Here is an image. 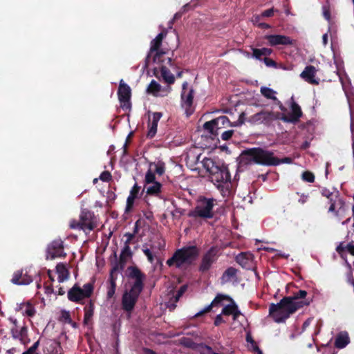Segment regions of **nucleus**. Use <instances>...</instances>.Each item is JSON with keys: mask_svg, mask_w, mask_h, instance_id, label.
Listing matches in <instances>:
<instances>
[{"mask_svg": "<svg viewBox=\"0 0 354 354\" xmlns=\"http://www.w3.org/2000/svg\"><path fill=\"white\" fill-rule=\"evenodd\" d=\"M265 39L271 46H276L278 45L291 46L294 44V40L290 37L282 35H266L265 36Z\"/></svg>", "mask_w": 354, "mask_h": 354, "instance_id": "nucleus-16", "label": "nucleus"}, {"mask_svg": "<svg viewBox=\"0 0 354 354\" xmlns=\"http://www.w3.org/2000/svg\"><path fill=\"white\" fill-rule=\"evenodd\" d=\"M261 93L267 99L272 100L274 102H279L280 103V101L277 99V97L275 96V94L277 93L273 89L262 86L261 88Z\"/></svg>", "mask_w": 354, "mask_h": 354, "instance_id": "nucleus-32", "label": "nucleus"}, {"mask_svg": "<svg viewBox=\"0 0 354 354\" xmlns=\"http://www.w3.org/2000/svg\"><path fill=\"white\" fill-rule=\"evenodd\" d=\"M39 345V340L35 342L26 351L24 352L22 354H35L36 353V350L38 348Z\"/></svg>", "mask_w": 354, "mask_h": 354, "instance_id": "nucleus-46", "label": "nucleus"}, {"mask_svg": "<svg viewBox=\"0 0 354 354\" xmlns=\"http://www.w3.org/2000/svg\"><path fill=\"white\" fill-rule=\"evenodd\" d=\"M32 281V277L26 271L24 272L23 270L15 271L11 279V282L16 285H28Z\"/></svg>", "mask_w": 354, "mask_h": 354, "instance_id": "nucleus-20", "label": "nucleus"}, {"mask_svg": "<svg viewBox=\"0 0 354 354\" xmlns=\"http://www.w3.org/2000/svg\"><path fill=\"white\" fill-rule=\"evenodd\" d=\"M161 76L164 81L169 84H172L175 82V77L170 71L165 66H162L160 68Z\"/></svg>", "mask_w": 354, "mask_h": 354, "instance_id": "nucleus-31", "label": "nucleus"}, {"mask_svg": "<svg viewBox=\"0 0 354 354\" xmlns=\"http://www.w3.org/2000/svg\"><path fill=\"white\" fill-rule=\"evenodd\" d=\"M245 113H244V112L241 113L239 117L238 120L236 121V123H238V124L242 125L245 121Z\"/></svg>", "mask_w": 354, "mask_h": 354, "instance_id": "nucleus-64", "label": "nucleus"}, {"mask_svg": "<svg viewBox=\"0 0 354 354\" xmlns=\"http://www.w3.org/2000/svg\"><path fill=\"white\" fill-rule=\"evenodd\" d=\"M118 100L120 102V106L123 110H129L131 109V104L130 102L131 96V89L130 86L126 84L123 80L120 81L118 90Z\"/></svg>", "mask_w": 354, "mask_h": 354, "instance_id": "nucleus-10", "label": "nucleus"}, {"mask_svg": "<svg viewBox=\"0 0 354 354\" xmlns=\"http://www.w3.org/2000/svg\"><path fill=\"white\" fill-rule=\"evenodd\" d=\"M214 201L215 200L212 198L200 197L196 202L195 207L189 212L187 216L194 218H212L214 215L213 212V207L215 205Z\"/></svg>", "mask_w": 354, "mask_h": 354, "instance_id": "nucleus-6", "label": "nucleus"}, {"mask_svg": "<svg viewBox=\"0 0 354 354\" xmlns=\"http://www.w3.org/2000/svg\"><path fill=\"white\" fill-rule=\"evenodd\" d=\"M200 156L197 155L194 151L190 152V165L191 166H193L194 164H196L199 159Z\"/></svg>", "mask_w": 354, "mask_h": 354, "instance_id": "nucleus-54", "label": "nucleus"}, {"mask_svg": "<svg viewBox=\"0 0 354 354\" xmlns=\"http://www.w3.org/2000/svg\"><path fill=\"white\" fill-rule=\"evenodd\" d=\"M167 32L162 31L160 32L156 37L151 41V46L149 53L145 58V67L149 65V62L151 58V54L155 53L153 55V60L155 63H160L163 62L162 57L165 54V52L160 50V48L162 45L163 39L166 37Z\"/></svg>", "mask_w": 354, "mask_h": 354, "instance_id": "nucleus-8", "label": "nucleus"}, {"mask_svg": "<svg viewBox=\"0 0 354 354\" xmlns=\"http://www.w3.org/2000/svg\"><path fill=\"white\" fill-rule=\"evenodd\" d=\"M228 299H230V297H228L227 295L218 294L209 305L206 306L204 309L201 310V311L198 312L196 314H195V315L193 317H198L205 315V313L210 312L213 307L218 306L221 304V302L223 300Z\"/></svg>", "mask_w": 354, "mask_h": 354, "instance_id": "nucleus-22", "label": "nucleus"}, {"mask_svg": "<svg viewBox=\"0 0 354 354\" xmlns=\"http://www.w3.org/2000/svg\"><path fill=\"white\" fill-rule=\"evenodd\" d=\"M241 158L245 163H255L264 166H277L278 163L273 152L261 147L243 150Z\"/></svg>", "mask_w": 354, "mask_h": 354, "instance_id": "nucleus-2", "label": "nucleus"}, {"mask_svg": "<svg viewBox=\"0 0 354 354\" xmlns=\"http://www.w3.org/2000/svg\"><path fill=\"white\" fill-rule=\"evenodd\" d=\"M346 250L353 256H354V242L351 241L348 243L346 246Z\"/></svg>", "mask_w": 354, "mask_h": 354, "instance_id": "nucleus-60", "label": "nucleus"}, {"mask_svg": "<svg viewBox=\"0 0 354 354\" xmlns=\"http://www.w3.org/2000/svg\"><path fill=\"white\" fill-rule=\"evenodd\" d=\"M187 285L182 286L177 292V294L176 296V299L178 300L185 293V292L187 290Z\"/></svg>", "mask_w": 354, "mask_h": 354, "instance_id": "nucleus-57", "label": "nucleus"}, {"mask_svg": "<svg viewBox=\"0 0 354 354\" xmlns=\"http://www.w3.org/2000/svg\"><path fill=\"white\" fill-rule=\"evenodd\" d=\"M161 90V86L154 80H152L150 84H149L147 92L148 93H151L153 95H156L158 92Z\"/></svg>", "mask_w": 354, "mask_h": 354, "instance_id": "nucleus-35", "label": "nucleus"}, {"mask_svg": "<svg viewBox=\"0 0 354 354\" xmlns=\"http://www.w3.org/2000/svg\"><path fill=\"white\" fill-rule=\"evenodd\" d=\"M346 250V246L343 245V243H341L337 248L336 251L341 256H343L344 252Z\"/></svg>", "mask_w": 354, "mask_h": 354, "instance_id": "nucleus-59", "label": "nucleus"}, {"mask_svg": "<svg viewBox=\"0 0 354 354\" xmlns=\"http://www.w3.org/2000/svg\"><path fill=\"white\" fill-rule=\"evenodd\" d=\"M122 270H113V263H112V268L110 271V276H109V283H112V282L116 283L117 276L115 275V273L119 271H122Z\"/></svg>", "mask_w": 354, "mask_h": 354, "instance_id": "nucleus-50", "label": "nucleus"}, {"mask_svg": "<svg viewBox=\"0 0 354 354\" xmlns=\"http://www.w3.org/2000/svg\"><path fill=\"white\" fill-rule=\"evenodd\" d=\"M165 247V243H161L160 242H159L158 243V245H154V244H151L149 245V249H151V250L156 254H158V251L159 250H161L162 249H163Z\"/></svg>", "mask_w": 354, "mask_h": 354, "instance_id": "nucleus-45", "label": "nucleus"}, {"mask_svg": "<svg viewBox=\"0 0 354 354\" xmlns=\"http://www.w3.org/2000/svg\"><path fill=\"white\" fill-rule=\"evenodd\" d=\"M263 61L264 64H266V66L268 67L276 68L277 66V63L275 61H274L273 59L268 58L267 57H264Z\"/></svg>", "mask_w": 354, "mask_h": 354, "instance_id": "nucleus-52", "label": "nucleus"}, {"mask_svg": "<svg viewBox=\"0 0 354 354\" xmlns=\"http://www.w3.org/2000/svg\"><path fill=\"white\" fill-rule=\"evenodd\" d=\"M181 97L185 104L187 106H191L193 104V99H194V90L191 88L189 91V93L186 95L185 91H183L181 94Z\"/></svg>", "mask_w": 354, "mask_h": 354, "instance_id": "nucleus-36", "label": "nucleus"}, {"mask_svg": "<svg viewBox=\"0 0 354 354\" xmlns=\"http://www.w3.org/2000/svg\"><path fill=\"white\" fill-rule=\"evenodd\" d=\"M199 250L196 245L185 246L176 250L171 258L167 260L169 267L180 268L183 266H189L197 258Z\"/></svg>", "mask_w": 354, "mask_h": 354, "instance_id": "nucleus-4", "label": "nucleus"}, {"mask_svg": "<svg viewBox=\"0 0 354 354\" xmlns=\"http://www.w3.org/2000/svg\"><path fill=\"white\" fill-rule=\"evenodd\" d=\"M251 50L252 51V57L259 61H263V56L264 57H266L268 56H270L273 53V50L269 48H257L251 46Z\"/></svg>", "mask_w": 354, "mask_h": 354, "instance_id": "nucleus-24", "label": "nucleus"}, {"mask_svg": "<svg viewBox=\"0 0 354 354\" xmlns=\"http://www.w3.org/2000/svg\"><path fill=\"white\" fill-rule=\"evenodd\" d=\"M154 167L153 172L159 176H162L165 171V165L163 162L159 161L157 163H151L150 167Z\"/></svg>", "mask_w": 354, "mask_h": 354, "instance_id": "nucleus-37", "label": "nucleus"}, {"mask_svg": "<svg viewBox=\"0 0 354 354\" xmlns=\"http://www.w3.org/2000/svg\"><path fill=\"white\" fill-rule=\"evenodd\" d=\"M18 310H22L24 315L30 317H33L36 313L35 307L30 302L21 304Z\"/></svg>", "mask_w": 354, "mask_h": 354, "instance_id": "nucleus-30", "label": "nucleus"}, {"mask_svg": "<svg viewBox=\"0 0 354 354\" xmlns=\"http://www.w3.org/2000/svg\"><path fill=\"white\" fill-rule=\"evenodd\" d=\"M56 270L58 274V281L62 283L68 278V270L63 263H58L56 266Z\"/></svg>", "mask_w": 354, "mask_h": 354, "instance_id": "nucleus-28", "label": "nucleus"}, {"mask_svg": "<svg viewBox=\"0 0 354 354\" xmlns=\"http://www.w3.org/2000/svg\"><path fill=\"white\" fill-rule=\"evenodd\" d=\"M213 121L214 122L216 129H218V131H219L220 129L226 128L230 125V121L229 118L225 115L219 116L215 119H213Z\"/></svg>", "mask_w": 354, "mask_h": 354, "instance_id": "nucleus-29", "label": "nucleus"}, {"mask_svg": "<svg viewBox=\"0 0 354 354\" xmlns=\"http://www.w3.org/2000/svg\"><path fill=\"white\" fill-rule=\"evenodd\" d=\"M116 289V283L112 282V283L109 284V286L108 287L107 290V298L111 299L113 297L115 292Z\"/></svg>", "mask_w": 354, "mask_h": 354, "instance_id": "nucleus-44", "label": "nucleus"}, {"mask_svg": "<svg viewBox=\"0 0 354 354\" xmlns=\"http://www.w3.org/2000/svg\"><path fill=\"white\" fill-rule=\"evenodd\" d=\"M94 302L92 300H89L88 303L86 304L84 308V324L89 325L91 324L92 318L94 314Z\"/></svg>", "mask_w": 354, "mask_h": 354, "instance_id": "nucleus-25", "label": "nucleus"}, {"mask_svg": "<svg viewBox=\"0 0 354 354\" xmlns=\"http://www.w3.org/2000/svg\"><path fill=\"white\" fill-rule=\"evenodd\" d=\"M317 70L313 65H308L300 74V77L310 84L318 85L319 80L315 77Z\"/></svg>", "mask_w": 354, "mask_h": 354, "instance_id": "nucleus-19", "label": "nucleus"}, {"mask_svg": "<svg viewBox=\"0 0 354 354\" xmlns=\"http://www.w3.org/2000/svg\"><path fill=\"white\" fill-rule=\"evenodd\" d=\"M277 117L272 111H261L250 116L247 121L251 124H269L276 120Z\"/></svg>", "mask_w": 354, "mask_h": 354, "instance_id": "nucleus-13", "label": "nucleus"}, {"mask_svg": "<svg viewBox=\"0 0 354 354\" xmlns=\"http://www.w3.org/2000/svg\"><path fill=\"white\" fill-rule=\"evenodd\" d=\"M60 320L63 321L66 323H71V317L70 313L66 310H62L61 313V317Z\"/></svg>", "mask_w": 354, "mask_h": 354, "instance_id": "nucleus-47", "label": "nucleus"}, {"mask_svg": "<svg viewBox=\"0 0 354 354\" xmlns=\"http://www.w3.org/2000/svg\"><path fill=\"white\" fill-rule=\"evenodd\" d=\"M145 180L146 184H151V183L156 182L155 173L153 171H152L151 169H149L147 171V173L145 174Z\"/></svg>", "mask_w": 354, "mask_h": 354, "instance_id": "nucleus-41", "label": "nucleus"}, {"mask_svg": "<svg viewBox=\"0 0 354 354\" xmlns=\"http://www.w3.org/2000/svg\"><path fill=\"white\" fill-rule=\"evenodd\" d=\"M162 116V113L160 112H155L153 113L152 120H149L148 122V132L147 133V137L148 138H153L157 132V127L158 122L160 121L161 117Z\"/></svg>", "mask_w": 354, "mask_h": 354, "instance_id": "nucleus-23", "label": "nucleus"}, {"mask_svg": "<svg viewBox=\"0 0 354 354\" xmlns=\"http://www.w3.org/2000/svg\"><path fill=\"white\" fill-rule=\"evenodd\" d=\"M98 225V218L94 212L87 209L81 211L79 221L72 220L70 222V228L83 230L90 232Z\"/></svg>", "mask_w": 354, "mask_h": 354, "instance_id": "nucleus-5", "label": "nucleus"}, {"mask_svg": "<svg viewBox=\"0 0 354 354\" xmlns=\"http://www.w3.org/2000/svg\"><path fill=\"white\" fill-rule=\"evenodd\" d=\"M64 242L62 239H55L50 243L46 249V259L65 257L66 254L64 250Z\"/></svg>", "mask_w": 354, "mask_h": 354, "instance_id": "nucleus-12", "label": "nucleus"}, {"mask_svg": "<svg viewBox=\"0 0 354 354\" xmlns=\"http://www.w3.org/2000/svg\"><path fill=\"white\" fill-rule=\"evenodd\" d=\"M277 161L278 162L277 165L281 164V163H288L290 164L292 162V160L290 157H286L282 159H279V158L276 157Z\"/></svg>", "mask_w": 354, "mask_h": 354, "instance_id": "nucleus-58", "label": "nucleus"}, {"mask_svg": "<svg viewBox=\"0 0 354 354\" xmlns=\"http://www.w3.org/2000/svg\"><path fill=\"white\" fill-rule=\"evenodd\" d=\"M323 15L324 18L330 21V10L328 6H324L323 8Z\"/></svg>", "mask_w": 354, "mask_h": 354, "instance_id": "nucleus-55", "label": "nucleus"}, {"mask_svg": "<svg viewBox=\"0 0 354 354\" xmlns=\"http://www.w3.org/2000/svg\"><path fill=\"white\" fill-rule=\"evenodd\" d=\"M202 165L209 173L212 182L216 185L218 188L223 187L222 184L230 183L231 176L226 165L218 164L209 158H204Z\"/></svg>", "mask_w": 354, "mask_h": 354, "instance_id": "nucleus-3", "label": "nucleus"}, {"mask_svg": "<svg viewBox=\"0 0 354 354\" xmlns=\"http://www.w3.org/2000/svg\"><path fill=\"white\" fill-rule=\"evenodd\" d=\"M219 250L216 246H212L203 256L199 271L204 273L207 272L218 257Z\"/></svg>", "mask_w": 354, "mask_h": 354, "instance_id": "nucleus-9", "label": "nucleus"}, {"mask_svg": "<svg viewBox=\"0 0 354 354\" xmlns=\"http://www.w3.org/2000/svg\"><path fill=\"white\" fill-rule=\"evenodd\" d=\"M140 293L136 290L133 292V289L125 292L122 298V309L126 312L131 313L133 310Z\"/></svg>", "mask_w": 354, "mask_h": 354, "instance_id": "nucleus-14", "label": "nucleus"}, {"mask_svg": "<svg viewBox=\"0 0 354 354\" xmlns=\"http://www.w3.org/2000/svg\"><path fill=\"white\" fill-rule=\"evenodd\" d=\"M152 185L147 187V194L149 195H158L161 192L162 185L159 182L151 183Z\"/></svg>", "mask_w": 354, "mask_h": 354, "instance_id": "nucleus-33", "label": "nucleus"}, {"mask_svg": "<svg viewBox=\"0 0 354 354\" xmlns=\"http://www.w3.org/2000/svg\"><path fill=\"white\" fill-rule=\"evenodd\" d=\"M232 302V304H228L225 306L223 310H222V314L224 315H231L234 313V310L236 308V304L234 303V301L230 298V299Z\"/></svg>", "mask_w": 354, "mask_h": 354, "instance_id": "nucleus-39", "label": "nucleus"}, {"mask_svg": "<svg viewBox=\"0 0 354 354\" xmlns=\"http://www.w3.org/2000/svg\"><path fill=\"white\" fill-rule=\"evenodd\" d=\"M238 270L234 267H229L223 273L221 277L222 284L227 283L236 277Z\"/></svg>", "mask_w": 354, "mask_h": 354, "instance_id": "nucleus-27", "label": "nucleus"}, {"mask_svg": "<svg viewBox=\"0 0 354 354\" xmlns=\"http://www.w3.org/2000/svg\"><path fill=\"white\" fill-rule=\"evenodd\" d=\"M138 221L136 222V223ZM138 231V227L137 225L135 227V230L133 233L127 232L124 234V236L127 237V240L124 242V245H129L132 241V240L135 238V235L137 233Z\"/></svg>", "mask_w": 354, "mask_h": 354, "instance_id": "nucleus-42", "label": "nucleus"}, {"mask_svg": "<svg viewBox=\"0 0 354 354\" xmlns=\"http://www.w3.org/2000/svg\"><path fill=\"white\" fill-rule=\"evenodd\" d=\"M203 128L205 131H207L213 136H216L220 133V132L218 131V129H216V126L214 124V122L213 121V120L205 122V124H203Z\"/></svg>", "mask_w": 354, "mask_h": 354, "instance_id": "nucleus-34", "label": "nucleus"}, {"mask_svg": "<svg viewBox=\"0 0 354 354\" xmlns=\"http://www.w3.org/2000/svg\"><path fill=\"white\" fill-rule=\"evenodd\" d=\"M12 337L15 339H19L24 345L30 342L28 335V327L24 324L22 326L12 327L10 328Z\"/></svg>", "mask_w": 354, "mask_h": 354, "instance_id": "nucleus-18", "label": "nucleus"}, {"mask_svg": "<svg viewBox=\"0 0 354 354\" xmlns=\"http://www.w3.org/2000/svg\"><path fill=\"white\" fill-rule=\"evenodd\" d=\"M307 296L306 290H299L292 296L283 297L276 304L272 303L269 306V315L277 323L284 322L298 310L310 304L313 299Z\"/></svg>", "mask_w": 354, "mask_h": 354, "instance_id": "nucleus-1", "label": "nucleus"}, {"mask_svg": "<svg viewBox=\"0 0 354 354\" xmlns=\"http://www.w3.org/2000/svg\"><path fill=\"white\" fill-rule=\"evenodd\" d=\"M223 322V317H222L221 315H216V317H215L214 324L216 326H219V325H220Z\"/></svg>", "mask_w": 354, "mask_h": 354, "instance_id": "nucleus-63", "label": "nucleus"}, {"mask_svg": "<svg viewBox=\"0 0 354 354\" xmlns=\"http://www.w3.org/2000/svg\"><path fill=\"white\" fill-rule=\"evenodd\" d=\"M253 259L254 255L250 252H241L235 257L236 262L245 269H250Z\"/></svg>", "mask_w": 354, "mask_h": 354, "instance_id": "nucleus-21", "label": "nucleus"}, {"mask_svg": "<svg viewBox=\"0 0 354 354\" xmlns=\"http://www.w3.org/2000/svg\"><path fill=\"white\" fill-rule=\"evenodd\" d=\"M301 178L304 181L313 183L315 181V175L311 171H306L302 173Z\"/></svg>", "mask_w": 354, "mask_h": 354, "instance_id": "nucleus-40", "label": "nucleus"}, {"mask_svg": "<svg viewBox=\"0 0 354 354\" xmlns=\"http://www.w3.org/2000/svg\"><path fill=\"white\" fill-rule=\"evenodd\" d=\"M140 187L138 185V184L136 183L131 188L129 196L134 198H138V193L140 192Z\"/></svg>", "mask_w": 354, "mask_h": 354, "instance_id": "nucleus-48", "label": "nucleus"}, {"mask_svg": "<svg viewBox=\"0 0 354 354\" xmlns=\"http://www.w3.org/2000/svg\"><path fill=\"white\" fill-rule=\"evenodd\" d=\"M142 252L143 253L145 254V255L147 257V260L149 261V262H150L151 263H153L154 260H155V257H156L157 254H154L151 250V249H149L148 247H147V245H144L142 246Z\"/></svg>", "mask_w": 354, "mask_h": 354, "instance_id": "nucleus-38", "label": "nucleus"}, {"mask_svg": "<svg viewBox=\"0 0 354 354\" xmlns=\"http://www.w3.org/2000/svg\"><path fill=\"white\" fill-rule=\"evenodd\" d=\"M129 277L135 280L131 289L142 292L144 288V281L145 280V274L136 266H130L128 268Z\"/></svg>", "mask_w": 354, "mask_h": 354, "instance_id": "nucleus-11", "label": "nucleus"}, {"mask_svg": "<svg viewBox=\"0 0 354 354\" xmlns=\"http://www.w3.org/2000/svg\"><path fill=\"white\" fill-rule=\"evenodd\" d=\"M290 109L291 112L288 115H283L281 117V120L286 122L297 123L302 116L301 107L297 102L292 101L290 105Z\"/></svg>", "mask_w": 354, "mask_h": 354, "instance_id": "nucleus-17", "label": "nucleus"}, {"mask_svg": "<svg viewBox=\"0 0 354 354\" xmlns=\"http://www.w3.org/2000/svg\"><path fill=\"white\" fill-rule=\"evenodd\" d=\"M94 283L95 280L85 283L82 288L78 284L75 283L68 291V299L69 301L81 303V301L86 298H89L94 290Z\"/></svg>", "mask_w": 354, "mask_h": 354, "instance_id": "nucleus-7", "label": "nucleus"}, {"mask_svg": "<svg viewBox=\"0 0 354 354\" xmlns=\"http://www.w3.org/2000/svg\"><path fill=\"white\" fill-rule=\"evenodd\" d=\"M99 178L103 182L109 183L112 180V176L110 171H104L101 173Z\"/></svg>", "mask_w": 354, "mask_h": 354, "instance_id": "nucleus-43", "label": "nucleus"}, {"mask_svg": "<svg viewBox=\"0 0 354 354\" xmlns=\"http://www.w3.org/2000/svg\"><path fill=\"white\" fill-rule=\"evenodd\" d=\"M277 11L274 10L273 8L264 10L261 13V16L263 17H270L274 15V12Z\"/></svg>", "mask_w": 354, "mask_h": 354, "instance_id": "nucleus-56", "label": "nucleus"}, {"mask_svg": "<svg viewBox=\"0 0 354 354\" xmlns=\"http://www.w3.org/2000/svg\"><path fill=\"white\" fill-rule=\"evenodd\" d=\"M135 199L136 198H134L128 196V198L127 199L125 212H129L132 209Z\"/></svg>", "mask_w": 354, "mask_h": 354, "instance_id": "nucleus-49", "label": "nucleus"}, {"mask_svg": "<svg viewBox=\"0 0 354 354\" xmlns=\"http://www.w3.org/2000/svg\"><path fill=\"white\" fill-rule=\"evenodd\" d=\"M350 342V338L347 332H341L337 334L335 341V346L337 348L342 349L345 348Z\"/></svg>", "mask_w": 354, "mask_h": 354, "instance_id": "nucleus-26", "label": "nucleus"}, {"mask_svg": "<svg viewBox=\"0 0 354 354\" xmlns=\"http://www.w3.org/2000/svg\"><path fill=\"white\" fill-rule=\"evenodd\" d=\"M183 15V12L181 10L178 12H176L174 15L173 19L169 21V24H173L175 21L178 20L179 19H180L182 17Z\"/></svg>", "mask_w": 354, "mask_h": 354, "instance_id": "nucleus-62", "label": "nucleus"}, {"mask_svg": "<svg viewBox=\"0 0 354 354\" xmlns=\"http://www.w3.org/2000/svg\"><path fill=\"white\" fill-rule=\"evenodd\" d=\"M298 196H299V198L298 200V202L301 204H304L306 203L308 200V198H309V194H300L299 192H297L296 193Z\"/></svg>", "mask_w": 354, "mask_h": 354, "instance_id": "nucleus-53", "label": "nucleus"}, {"mask_svg": "<svg viewBox=\"0 0 354 354\" xmlns=\"http://www.w3.org/2000/svg\"><path fill=\"white\" fill-rule=\"evenodd\" d=\"M234 133V130H227L221 133V137L223 140H229Z\"/></svg>", "mask_w": 354, "mask_h": 354, "instance_id": "nucleus-51", "label": "nucleus"}, {"mask_svg": "<svg viewBox=\"0 0 354 354\" xmlns=\"http://www.w3.org/2000/svg\"><path fill=\"white\" fill-rule=\"evenodd\" d=\"M322 196H324L326 197L327 198L330 199V201H332L330 197L332 196L333 193L329 189H328L326 188L322 189Z\"/></svg>", "mask_w": 354, "mask_h": 354, "instance_id": "nucleus-61", "label": "nucleus"}, {"mask_svg": "<svg viewBox=\"0 0 354 354\" xmlns=\"http://www.w3.org/2000/svg\"><path fill=\"white\" fill-rule=\"evenodd\" d=\"M133 253L129 245H124L119 260L117 259L116 252L114 253L115 258L113 263V270H123L129 258H131Z\"/></svg>", "mask_w": 354, "mask_h": 354, "instance_id": "nucleus-15", "label": "nucleus"}]
</instances>
